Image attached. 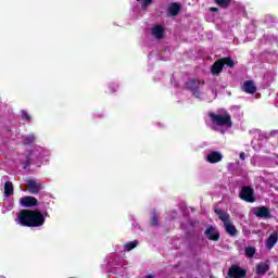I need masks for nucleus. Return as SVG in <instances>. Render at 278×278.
<instances>
[{
	"mask_svg": "<svg viewBox=\"0 0 278 278\" xmlns=\"http://www.w3.org/2000/svg\"><path fill=\"white\" fill-rule=\"evenodd\" d=\"M45 220V215L38 210H22L17 213L15 223L21 227H42Z\"/></svg>",
	"mask_w": 278,
	"mask_h": 278,
	"instance_id": "1",
	"label": "nucleus"
},
{
	"mask_svg": "<svg viewBox=\"0 0 278 278\" xmlns=\"http://www.w3.org/2000/svg\"><path fill=\"white\" fill-rule=\"evenodd\" d=\"M20 203L23 207H34L38 205V200L34 197H24L20 200Z\"/></svg>",
	"mask_w": 278,
	"mask_h": 278,
	"instance_id": "11",
	"label": "nucleus"
},
{
	"mask_svg": "<svg viewBox=\"0 0 278 278\" xmlns=\"http://www.w3.org/2000/svg\"><path fill=\"white\" fill-rule=\"evenodd\" d=\"M117 90H118V85L112 84V85H110V87L106 90V92H116Z\"/></svg>",
	"mask_w": 278,
	"mask_h": 278,
	"instance_id": "26",
	"label": "nucleus"
},
{
	"mask_svg": "<svg viewBox=\"0 0 278 278\" xmlns=\"http://www.w3.org/2000/svg\"><path fill=\"white\" fill-rule=\"evenodd\" d=\"M180 11L181 5H179V3H172L168 7V14H170V16H177Z\"/></svg>",
	"mask_w": 278,
	"mask_h": 278,
	"instance_id": "17",
	"label": "nucleus"
},
{
	"mask_svg": "<svg viewBox=\"0 0 278 278\" xmlns=\"http://www.w3.org/2000/svg\"><path fill=\"white\" fill-rule=\"evenodd\" d=\"M211 122L213 123L214 129L225 134L227 129H231V116L227 111H222L218 113H208Z\"/></svg>",
	"mask_w": 278,
	"mask_h": 278,
	"instance_id": "3",
	"label": "nucleus"
},
{
	"mask_svg": "<svg viewBox=\"0 0 278 278\" xmlns=\"http://www.w3.org/2000/svg\"><path fill=\"white\" fill-rule=\"evenodd\" d=\"M26 188L30 194H38L40 192V184L35 180H27Z\"/></svg>",
	"mask_w": 278,
	"mask_h": 278,
	"instance_id": "13",
	"label": "nucleus"
},
{
	"mask_svg": "<svg viewBox=\"0 0 278 278\" xmlns=\"http://www.w3.org/2000/svg\"><path fill=\"white\" fill-rule=\"evenodd\" d=\"M210 10L211 12H218V8H215V7H212Z\"/></svg>",
	"mask_w": 278,
	"mask_h": 278,
	"instance_id": "29",
	"label": "nucleus"
},
{
	"mask_svg": "<svg viewBox=\"0 0 278 278\" xmlns=\"http://www.w3.org/2000/svg\"><path fill=\"white\" fill-rule=\"evenodd\" d=\"M243 92H247L248 94H254L255 90L257 88L255 87V84L252 80H247L242 86Z\"/></svg>",
	"mask_w": 278,
	"mask_h": 278,
	"instance_id": "14",
	"label": "nucleus"
},
{
	"mask_svg": "<svg viewBox=\"0 0 278 278\" xmlns=\"http://www.w3.org/2000/svg\"><path fill=\"white\" fill-rule=\"evenodd\" d=\"M205 162L208 164H218V162H223V153L219 151H211L205 155Z\"/></svg>",
	"mask_w": 278,
	"mask_h": 278,
	"instance_id": "8",
	"label": "nucleus"
},
{
	"mask_svg": "<svg viewBox=\"0 0 278 278\" xmlns=\"http://www.w3.org/2000/svg\"><path fill=\"white\" fill-rule=\"evenodd\" d=\"M146 278H155V275H153V274H148V275L146 276Z\"/></svg>",
	"mask_w": 278,
	"mask_h": 278,
	"instance_id": "30",
	"label": "nucleus"
},
{
	"mask_svg": "<svg viewBox=\"0 0 278 278\" xmlns=\"http://www.w3.org/2000/svg\"><path fill=\"white\" fill-rule=\"evenodd\" d=\"M14 194V185L11 181L4 184V197H12Z\"/></svg>",
	"mask_w": 278,
	"mask_h": 278,
	"instance_id": "19",
	"label": "nucleus"
},
{
	"mask_svg": "<svg viewBox=\"0 0 278 278\" xmlns=\"http://www.w3.org/2000/svg\"><path fill=\"white\" fill-rule=\"evenodd\" d=\"M21 117H22V121H31V115H29L27 111H22Z\"/></svg>",
	"mask_w": 278,
	"mask_h": 278,
	"instance_id": "25",
	"label": "nucleus"
},
{
	"mask_svg": "<svg viewBox=\"0 0 278 278\" xmlns=\"http://www.w3.org/2000/svg\"><path fill=\"white\" fill-rule=\"evenodd\" d=\"M247 271H244L242 268L233 265L228 270V277L230 278H243L245 277Z\"/></svg>",
	"mask_w": 278,
	"mask_h": 278,
	"instance_id": "9",
	"label": "nucleus"
},
{
	"mask_svg": "<svg viewBox=\"0 0 278 278\" xmlns=\"http://www.w3.org/2000/svg\"><path fill=\"white\" fill-rule=\"evenodd\" d=\"M215 212L223 220L227 233H229V236H236V226H233V224H231V222L229 220V214L223 213V211L219 210H216Z\"/></svg>",
	"mask_w": 278,
	"mask_h": 278,
	"instance_id": "5",
	"label": "nucleus"
},
{
	"mask_svg": "<svg viewBox=\"0 0 278 278\" xmlns=\"http://www.w3.org/2000/svg\"><path fill=\"white\" fill-rule=\"evenodd\" d=\"M24 144H33V142H36V135L29 134L22 138Z\"/></svg>",
	"mask_w": 278,
	"mask_h": 278,
	"instance_id": "21",
	"label": "nucleus"
},
{
	"mask_svg": "<svg viewBox=\"0 0 278 278\" xmlns=\"http://www.w3.org/2000/svg\"><path fill=\"white\" fill-rule=\"evenodd\" d=\"M268 264L267 263H260L257 266H256V273L257 275H266V273H268Z\"/></svg>",
	"mask_w": 278,
	"mask_h": 278,
	"instance_id": "20",
	"label": "nucleus"
},
{
	"mask_svg": "<svg viewBox=\"0 0 278 278\" xmlns=\"http://www.w3.org/2000/svg\"><path fill=\"white\" fill-rule=\"evenodd\" d=\"M252 212L257 218H268V216H270V211L266 206L254 207Z\"/></svg>",
	"mask_w": 278,
	"mask_h": 278,
	"instance_id": "10",
	"label": "nucleus"
},
{
	"mask_svg": "<svg viewBox=\"0 0 278 278\" xmlns=\"http://www.w3.org/2000/svg\"><path fill=\"white\" fill-rule=\"evenodd\" d=\"M215 3L220 5V8H229L231 0H215Z\"/></svg>",
	"mask_w": 278,
	"mask_h": 278,
	"instance_id": "23",
	"label": "nucleus"
},
{
	"mask_svg": "<svg viewBox=\"0 0 278 278\" xmlns=\"http://www.w3.org/2000/svg\"><path fill=\"white\" fill-rule=\"evenodd\" d=\"M255 248L250 247L245 249V255L247 257H253L255 255Z\"/></svg>",
	"mask_w": 278,
	"mask_h": 278,
	"instance_id": "24",
	"label": "nucleus"
},
{
	"mask_svg": "<svg viewBox=\"0 0 278 278\" xmlns=\"http://www.w3.org/2000/svg\"><path fill=\"white\" fill-rule=\"evenodd\" d=\"M136 247H138V241H136V240L130 241V242H128L124 245V250L127 251V252L134 251V249H136Z\"/></svg>",
	"mask_w": 278,
	"mask_h": 278,
	"instance_id": "22",
	"label": "nucleus"
},
{
	"mask_svg": "<svg viewBox=\"0 0 278 278\" xmlns=\"http://www.w3.org/2000/svg\"><path fill=\"white\" fill-rule=\"evenodd\" d=\"M151 34L156 40H162V38H164V26L159 24L154 25L151 29Z\"/></svg>",
	"mask_w": 278,
	"mask_h": 278,
	"instance_id": "12",
	"label": "nucleus"
},
{
	"mask_svg": "<svg viewBox=\"0 0 278 278\" xmlns=\"http://www.w3.org/2000/svg\"><path fill=\"white\" fill-rule=\"evenodd\" d=\"M187 88L193 92V97L197 99H203V93L199 90L201 88V81L193 79L187 83Z\"/></svg>",
	"mask_w": 278,
	"mask_h": 278,
	"instance_id": "6",
	"label": "nucleus"
},
{
	"mask_svg": "<svg viewBox=\"0 0 278 278\" xmlns=\"http://www.w3.org/2000/svg\"><path fill=\"white\" fill-rule=\"evenodd\" d=\"M152 225H157V217L153 216L151 219Z\"/></svg>",
	"mask_w": 278,
	"mask_h": 278,
	"instance_id": "27",
	"label": "nucleus"
},
{
	"mask_svg": "<svg viewBox=\"0 0 278 278\" xmlns=\"http://www.w3.org/2000/svg\"><path fill=\"white\" fill-rule=\"evenodd\" d=\"M240 160H247V154L244 152L240 153Z\"/></svg>",
	"mask_w": 278,
	"mask_h": 278,
	"instance_id": "28",
	"label": "nucleus"
},
{
	"mask_svg": "<svg viewBox=\"0 0 278 278\" xmlns=\"http://www.w3.org/2000/svg\"><path fill=\"white\" fill-rule=\"evenodd\" d=\"M240 197L243 201H247L248 203L255 202V194L253 193V189L251 187H243L241 189Z\"/></svg>",
	"mask_w": 278,
	"mask_h": 278,
	"instance_id": "7",
	"label": "nucleus"
},
{
	"mask_svg": "<svg viewBox=\"0 0 278 278\" xmlns=\"http://www.w3.org/2000/svg\"><path fill=\"white\" fill-rule=\"evenodd\" d=\"M277 242H278V233L273 232L266 240V248L270 251V249H273V247H275Z\"/></svg>",
	"mask_w": 278,
	"mask_h": 278,
	"instance_id": "16",
	"label": "nucleus"
},
{
	"mask_svg": "<svg viewBox=\"0 0 278 278\" xmlns=\"http://www.w3.org/2000/svg\"><path fill=\"white\" fill-rule=\"evenodd\" d=\"M153 3V0H136L134 2L135 5H140L141 10L146 12V10H149V7Z\"/></svg>",
	"mask_w": 278,
	"mask_h": 278,
	"instance_id": "18",
	"label": "nucleus"
},
{
	"mask_svg": "<svg viewBox=\"0 0 278 278\" xmlns=\"http://www.w3.org/2000/svg\"><path fill=\"white\" fill-rule=\"evenodd\" d=\"M205 235L208 240H218V238H220V233H218V230L215 227H208Z\"/></svg>",
	"mask_w": 278,
	"mask_h": 278,
	"instance_id": "15",
	"label": "nucleus"
},
{
	"mask_svg": "<svg viewBox=\"0 0 278 278\" xmlns=\"http://www.w3.org/2000/svg\"><path fill=\"white\" fill-rule=\"evenodd\" d=\"M224 66H228L229 68H233V60L230 58H224L215 62L211 68V73L213 75H219L220 71H223Z\"/></svg>",
	"mask_w": 278,
	"mask_h": 278,
	"instance_id": "4",
	"label": "nucleus"
},
{
	"mask_svg": "<svg viewBox=\"0 0 278 278\" xmlns=\"http://www.w3.org/2000/svg\"><path fill=\"white\" fill-rule=\"evenodd\" d=\"M51 160V152L40 146H34L26 153V164L24 168H27L28 164H49Z\"/></svg>",
	"mask_w": 278,
	"mask_h": 278,
	"instance_id": "2",
	"label": "nucleus"
}]
</instances>
